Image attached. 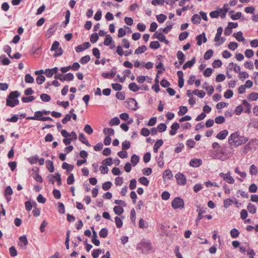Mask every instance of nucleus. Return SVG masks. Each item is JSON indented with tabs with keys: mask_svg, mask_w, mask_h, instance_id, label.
Here are the masks:
<instances>
[{
	"mask_svg": "<svg viewBox=\"0 0 258 258\" xmlns=\"http://www.w3.org/2000/svg\"><path fill=\"white\" fill-rule=\"evenodd\" d=\"M248 140V138L241 136L238 132H235L231 134L228 138V143L231 147L235 148L246 143Z\"/></svg>",
	"mask_w": 258,
	"mask_h": 258,
	"instance_id": "nucleus-1",
	"label": "nucleus"
},
{
	"mask_svg": "<svg viewBox=\"0 0 258 258\" xmlns=\"http://www.w3.org/2000/svg\"><path fill=\"white\" fill-rule=\"evenodd\" d=\"M20 96V93L18 91L11 92L7 96L6 99V105L11 107H14L19 104V101L18 98Z\"/></svg>",
	"mask_w": 258,
	"mask_h": 258,
	"instance_id": "nucleus-2",
	"label": "nucleus"
},
{
	"mask_svg": "<svg viewBox=\"0 0 258 258\" xmlns=\"http://www.w3.org/2000/svg\"><path fill=\"white\" fill-rule=\"evenodd\" d=\"M152 248L151 241L149 240L143 239L137 245V250H141L142 253H146L150 251Z\"/></svg>",
	"mask_w": 258,
	"mask_h": 258,
	"instance_id": "nucleus-3",
	"label": "nucleus"
},
{
	"mask_svg": "<svg viewBox=\"0 0 258 258\" xmlns=\"http://www.w3.org/2000/svg\"><path fill=\"white\" fill-rule=\"evenodd\" d=\"M258 145V141L256 139L251 140L246 145L242 148L240 152L242 154L245 155L248 151L255 149Z\"/></svg>",
	"mask_w": 258,
	"mask_h": 258,
	"instance_id": "nucleus-4",
	"label": "nucleus"
},
{
	"mask_svg": "<svg viewBox=\"0 0 258 258\" xmlns=\"http://www.w3.org/2000/svg\"><path fill=\"white\" fill-rule=\"evenodd\" d=\"M172 207L174 209L183 208L184 206L183 200L179 197L174 199L171 203Z\"/></svg>",
	"mask_w": 258,
	"mask_h": 258,
	"instance_id": "nucleus-5",
	"label": "nucleus"
},
{
	"mask_svg": "<svg viewBox=\"0 0 258 258\" xmlns=\"http://www.w3.org/2000/svg\"><path fill=\"white\" fill-rule=\"evenodd\" d=\"M220 177L223 178V179L228 183L233 184L235 180L230 175V172L228 171L227 173H220L219 174Z\"/></svg>",
	"mask_w": 258,
	"mask_h": 258,
	"instance_id": "nucleus-6",
	"label": "nucleus"
},
{
	"mask_svg": "<svg viewBox=\"0 0 258 258\" xmlns=\"http://www.w3.org/2000/svg\"><path fill=\"white\" fill-rule=\"evenodd\" d=\"M126 102L128 107L132 110L136 111L139 108L138 102L134 98H129Z\"/></svg>",
	"mask_w": 258,
	"mask_h": 258,
	"instance_id": "nucleus-7",
	"label": "nucleus"
},
{
	"mask_svg": "<svg viewBox=\"0 0 258 258\" xmlns=\"http://www.w3.org/2000/svg\"><path fill=\"white\" fill-rule=\"evenodd\" d=\"M175 177L178 184L184 185L186 184V178L182 173H178L176 174Z\"/></svg>",
	"mask_w": 258,
	"mask_h": 258,
	"instance_id": "nucleus-8",
	"label": "nucleus"
},
{
	"mask_svg": "<svg viewBox=\"0 0 258 258\" xmlns=\"http://www.w3.org/2000/svg\"><path fill=\"white\" fill-rule=\"evenodd\" d=\"M43 114L42 111H37L34 113V116H29L26 117L27 120H36L42 121V118H43Z\"/></svg>",
	"mask_w": 258,
	"mask_h": 258,
	"instance_id": "nucleus-9",
	"label": "nucleus"
},
{
	"mask_svg": "<svg viewBox=\"0 0 258 258\" xmlns=\"http://www.w3.org/2000/svg\"><path fill=\"white\" fill-rule=\"evenodd\" d=\"M202 164V160L200 159L194 158L189 162V165L193 167H198Z\"/></svg>",
	"mask_w": 258,
	"mask_h": 258,
	"instance_id": "nucleus-10",
	"label": "nucleus"
},
{
	"mask_svg": "<svg viewBox=\"0 0 258 258\" xmlns=\"http://www.w3.org/2000/svg\"><path fill=\"white\" fill-rule=\"evenodd\" d=\"M179 128V124L177 122L173 123L171 126V130L169 132V134L171 136H174L176 134V131Z\"/></svg>",
	"mask_w": 258,
	"mask_h": 258,
	"instance_id": "nucleus-11",
	"label": "nucleus"
},
{
	"mask_svg": "<svg viewBox=\"0 0 258 258\" xmlns=\"http://www.w3.org/2000/svg\"><path fill=\"white\" fill-rule=\"evenodd\" d=\"M228 135V131L227 130H224L220 132L216 136V138L219 140H224Z\"/></svg>",
	"mask_w": 258,
	"mask_h": 258,
	"instance_id": "nucleus-12",
	"label": "nucleus"
},
{
	"mask_svg": "<svg viewBox=\"0 0 258 258\" xmlns=\"http://www.w3.org/2000/svg\"><path fill=\"white\" fill-rule=\"evenodd\" d=\"M74 168V166L72 164H69L67 162H64L62 165V168L63 169H66V174H69L70 171L73 170Z\"/></svg>",
	"mask_w": 258,
	"mask_h": 258,
	"instance_id": "nucleus-13",
	"label": "nucleus"
},
{
	"mask_svg": "<svg viewBox=\"0 0 258 258\" xmlns=\"http://www.w3.org/2000/svg\"><path fill=\"white\" fill-rule=\"evenodd\" d=\"M176 56L177 59L179 60V63H180V64H183L185 61V57L183 53L181 51L179 50L177 52Z\"/></svg>",
	"mask_w": 258,
	"mask_h": 258,
	"instance_id": "nucleus-14",
	"label": "nucleus"
},
{
	"mask_svg": "<svg viewBox=\"0 0 258 258\" xmlns=\"http://www.w3.org/2000/svg\"><path fill=\"white\" fill-rule=\"evenodd\" d=\"M196 62V57H193L190 60L187 61L185 62L182 67L183 70L186 69L187 68H191Z\"/></svg>",
	"mask_w": 258,
	"mask_h": 258,
	"instance_id": "nucleus-15",
	"label": "nucleus"
},
{
	"mask_svg": "<svg viewBox=\"0 0 258 258\" xmlns=\"http://www.w3.org/2000/svg\"><path fill=\"white\" fill-rule=\"evenodd\" d=\"M163 141L162 139L157 140L153 147V151L155 153H157L159 148L163 145Z\"/></svg>",
	"mask_w": 258,
	"mask_h": 258,
	"instance_id": "nucleus-16",
	"label": "nucleus"
},
{
	"mask_svg": "<svg viewBox=\"0 0 258 258\" xmlns=\"http://www.w3.org/2000/svg\"><path fill=\"white\" fill-rule=\"evenodd\" d=\"M79 140L83 144H85L88 147H90L91 145L89 143L88 141L86 139L85 135L83 133H80L79 135Z\"/></svg>",
	"mask_w": 258,
	"mask_h": 258,
	"instance_id": "nucleus-17",
	"label": "nucleus"
},
{
	"mask_svg": "<svg viewBox=\"0 0 258 258\" xmlns=\"http://www.w3.org/2000/svg\"><path fill=\"white\" fill-rule=\"evenodd\" d=\"M0 62L3 65L7 66L10 63V60L6 57V55L3 54L0 56Z\"/></svg>",
	"mask_w": 258,
	"mask_h": 258,
	"instance_id": "nucleus-18",
	"label": "nucleus"
},
{
	"mask_svg": "<svg viewBox=\"0 0 258 258\" xmlns=\"http://www.w3.org/2000/svg\"><path fill=\"white\" fill-rule=\"evenodd\" d=\"M173 177L172 171L170 169L166 170L163 174V178L164 179H170Z\"/></svg>",
	"mask_w": 258,
	"mask_h": 258,
	"instance_id": "nucleus-19",
	"label": "nucleus"
},
{
	"mask_svg": "<svg viewBox=\"0 0 258 258\" xmlns=\"http://www.w3.org/2000/svg\"><path fill=\"white\" fill-rule=\"evenodd\" d=\"M128 88L131 91L134 92H137L140 89V87H138L135 82L130 83L128 85Z\"/></svg>",
	"mask_w": 258,
	"mask_h": 258,
	"instance_id": "nucleus-20",
	"label": "nucleus"
},
{
	"mask_svg": "<svg viewBox=\"0 0 258 258\" xmlns=\"http://www.w3.org/2000/svg\"><path fill=\"white\" fill-rule=\"evenodd\" d=\"M242 105L245 107V112L249 113L251 112V105L246 100L242 101Z\"/></svg>",
	"mask_w": 258,
	"mask_h": 258,
	"instance_id": "nucleus-21",
	"label": "nucleus"
},
{
	"mask_svg": "<svg viewBox=\"0 0 258 258\" xmlns=\"http://www.w3.org/2000/svg\"><path fill=\"white\" fill-rule=\"evenodd\" d=\"M233 36L239 42L242 41L244 40V38L243 36V34L241 31H239L237 33H234L233 34Z\"/></svg>",
	"mask_w": 258,
	"mask_h": 258,
	"instance_id": "nucleus-22",
	"label": "nucleus"
},
{
	"mask_svg": "<svg viewBox=\"0 0 258 258\" xmlns=\"http://www.w3.org/2000/svg\"><path fill=\"white\" fill-rule=\"evenodd\" d=\"M210 156L215 159L222 160V156L219 155L218 150L211 151Z\"/></svg>",
	"mask_w": 258,
	"mask_h": 258,
	"instance_id": "nucleus-23",
	"label": "nucleus"
},
{
	"mask_svg": "<svg viewBox=\"0 0 258 258\" xmlns=\"http://www.w3.org/2000/svg\"><path fill=\"white\" fill-rule=\"evenodd\" d=\"M191 21L194 24H199L200 23L201 18L198 14H194L191 17Z\"/></svg>",
	"mask_w": 258,
	"mask_h": 258,
	"instance_id": "nucleus-24",
	"label": "nucleus"
},
{
	"mask_svg": "<svg viewBox=\"0 0 258 258\" xmlns=\"http://www.w3.org/2000/svg\"><path fill=\"white\" fill-rule=\"evenodd\" d=\"M139 161V157L136 154H133L131 159V162L133 166H135Z\"/></svg>",
	"mask_w": 258,
	"mask_h": 258,
	"instance_id": "nucleus-25",
	"label": "nucleus"
},
{
	"mask_svg": "<svg viewBox=\"0 0 258 258\" xmlns=\"http://www.w3.org/2000/svg\"><path fill=\"white\" fill-rule=\"evenodd\" d=\"M192 93L201 98H204L206 95V93L204 91H200L198 89H195L194 90Z\"/></svg>",
	"mask_w": 258,
	"mask_h": 258,
	"instance_id": "nucleus-26",
	"label": "nucleus"
},
{
	"mask_svg": "<svg viewBox=\"0 0 258 258\" xmlns=\"http://www.w3.org/2000/svg\"><path fill=\"white\" fill-rule=\"evenodd\" d=\"M113 42V39L112 37L109 34L106 35V37L105 38L104 41V45L105 46L109 45Z\"/></svg>",
	"mask_w": 258,
	"mask_h": 258,
	"instance_id": "nucleus-27",
	"label": "nucleus"
},
{
	"mask_svg": "<svg viewBox=\"0 0 258 258\" xmlns=\"http://www.w3.org/2000/svg\"><path fill=\"white\" fill-rule=\"evenodd\" d=\"M247 209L248 212L252 214L256 213V209L255 206L251 203L248 204Z\"/></svg>",
	"mask_w": 258,
	"mask_h": 258,
	"instance_id": "nucleus-28",
	"label": "nucleus"
},
{
	"mask_svg": "<svg viewBox=\"0 0 258 258\" xmlns=\"http://www.w3.org/2000/svg\"><path fill=\"white\" fill-rule=\"evenodd\" d=\"M113 211L115 214L117 215H120L123 212V209L122 207L120 206H115L113 208Z\"/></svg>",
	"mask_w": 258,
	"mask_h": 258,
	"instance_id": "nucleus-29",
	"label": "nucleus"
},
{
	"mask_svg": "<svg viewBox=\"0 0 258 258\" xmlns=\"http://www.w3.org/2000/svg\"><path fill=\"white\" fill-rule=\"evenodd\" d=\"M147 49V48L145 45H142L136 49L135 53L137 54H142L144 53Z\"/></svg>",
	"mask_w": 258,
	"mask_h": 258,
	"instance_id": "nucleus-30",
	"label": "nucleus"
},
{
	"mask_svg": "<svg viewBox=\"0 0 258 258\" xmlns=\"http://www.w3.org/2000/svg\"><path fill=\"white\" fill-rule=\"evenodd\" d=\"M74 79V75L69 73L64 75V77H63V81H73Z\"/></svg>",
	"mask_w": 258,
	"mask_h": 258,
	"instance_id": "nucleus-31",
	"label": "nucleus"
},
{
	"mask_svg": "<svg viewBox=\"0 0 258 258\" xmlns=\"http://www.w3.org/2000/svg\"><path fill=\"white\" fill-rule=\"evenodd\" d=\"M249 173L251 175H255L258 173V170L257 167L254 165H251L249 167Z\"/></svg>",
	"mask_w": 258,
	"mask_h": 258,
	"instance_id": "nucleus-32",
	"label": "nucleus"
},
{
	"mask_svg": "<svg viewBox=\"0 0 258 258\" xmlns=\"http://www.w3.org/2000/svg\"><path fill=\"white\" fill-rule=\"evenodd\" d=\"M120 123V120L117 117H114L109 121V124L111 126L118 125Z\"/></svg>",
	"mask_w": 258,
	"mask_h": 258,
	"instance_id": "nucleus-33",
	"label": "nucleus"
},
{
	"mask_svg": "<svg viewBox=\"0 0 258 258\" xmlns=\"http://www.w3.org/2000/svg\"><path fill=\"white\" fill-rule=\"evenodd\" d=\"M213 51L212 49H209L207 50L204 54V58L206 60H208L211 58V57L213 55Z\"/></svg>",
	"mask_w": 258,
	"mask_h": 258,
	"instance_id": "nucleus-34",
	"label": "nucleus"
},
{
	"mask_svg": "<svg viewBox=\"0 0 258 258\" xmlns=\"http://www.w3.org/2000/svg\"><path fill=\"white\" fill-rule=\"evenodd\" d=\"M46 163L47 164V167L48 171L51 173L53 172L54 170L53 162L50 160H47Z\"/></svg>",
	"mask_w": 258,
	"mask_h": 258,
	"instance_id": "nucleus-35",
	"label": "nucleus"
},
{
	"mask_svg": "<svg viewBox=\"0 0 258 258\" xmlns=\"http://www.w3.org/2000/svg\"><path fill=\"white\" fill-rule=\"evenodd\" d=\"M160 47V44L158 41H152L150 44V47L152 49H157Z\"/></svg>",
	"mask_w": 258,
	"mask_h": 258,
	"instance_id": "nucleus-36",
	"label": "nucleus"
},
{
	"mask_svg": "<svg viewBox=\"0 0 258 258\" xmlns=\"http://www.w3.org/2000/svg\"><path fill=\"white\" fill-rule=\"evenodd\" d=\"M188 111L187 108L186 106H181L179 107V110L178 112V114L180 116H182L184 115Z\"/></svg>",
	"mask_w": 258,
	"mask_h": 258,
	"instance_id": "nucleus-37",
	"label": "nucleus"
},
{
	"mask_svg": "<svg viewBox=\"0 0 258 258\" xmlns=\"http://www.w3.org/2000/svg\"><path fill=\"white\" fill-rule=\"evenodd\" d=\"M157 20L159 23H163L167 19V16L165 15L161 14L156 16Z\"/></svg>",
	"mask_w": 258,
	"mask_h": 258,
	"instance_id": "nucleus-38",
	"label": "nucleus"
},
{
	"mask_svg": "<svg viewBox=\"0 0 258 258\" xmlns=\"http://www.w3.org/2000/svg\"><path fill=\"white\" fill-rule=\"evenodd\" d=\"M90 60V56L89 55H86L84 56H83L80 59V62L82 64H84L87 63L88 62H89Z\"/></svg>",
	"mask_w": 258,
	"mask_h": 258,
	"instance_id": "nucleus-39",
	"label": "nucleus"
},
{
	"mask_svg": "<svg viewBox=\"0 0 258 258\" xmlns=\"http://www.w3.org/2000/svg\"><path fill=\"white\" fill-rule=\"evenodd\" d=\"M35 99V97L33 96L28 97H23L22 98V101L24 103H28Z\"/></svg>",
	"mask_w": 258,
	"mask_h": 258,
	"instance_id": "nucleus-40",
	"label": "nucleus"
},
{
	"mask_svg": "<svg viewBox=\"0 0 258 258\" xmlns=\"http://www.w3.org/2000/svg\"><path fill=\"white\" fill-rule=\"evenodd\" d=\"M103 133L106 135L109 134L110 136H113L114 134V131L112 128H108V127L104 128L103 129Z\"/></svg>",
	"mask_w": 258,
	"mask_h": 258,
	"instance_id": "nucleus-41",
	"label": "nucleus"
},
{
	"mask_svg": "<svg viewBox=\"0 0 258 258\" xmlns=\"http://www.w3.org/2000/svg\"><path fill=\"white\" fill-rule=\"evenodd\" d=\"M122 149L123 151H125L131 147V143L128 141H124L122 143Z\"/></svg>",
	"mask_w": 258,
	"mask_h": 258,
	"instance_id": "nucleus-42",
	"label": "nucleus"
},
{
	"mask_svg": "<svg viewBox=\"0 0 258 258\" xmlns=\"http://www.w3.org/2000/svg\"><path fill=\"white\" fill-rule=\"evenodd\" d=\"M99 39V35L97 33H94L90 36V41L92 43H96Z\"/></svg>",
	"mask_w": 258,
	"mask_h": 258,
	"instance_id": "nucleus-43",
	"label": "nucleus"
},
{
	"mask_svg": "<svg viewBox=\"0 0 258 258\" xmlns=\"http://www.w3.org/2000/svg\"><path fill=\"white\" fill-rule=\"evenodd\" d=\"M169 227H161L160 229L159 230L160 234L162 236H168L169 234V231L167 228Z\"/></svg>",
	"mask_w": 258,
	"mask_h": 258,
	"instance_id": "nucleus-44",
	"label": "nucleus"
},
{
	"mask_svg": "<svg viewBox=\"0 0 258 258\" xmlns=\"http://www.w3.org/2000/svg\"><path fill=\"white\" fill-rule=\"evenodd\" d=\"M112 185V183L111 181H106L103 183L102 188L104 190H108L111 188Z\"/></svg>",
	"mask_w": 258,
	"mask_h": 258,
	"instance_id": "nucleus-45",
	"label": "nucleus"
},
{
	"mask_svg": "<svg viewBox=\"0 0 258 258\" xmlns=\"http://www.w3.org/2000/svg\"><path fill=\"white\" fill-rule=\"evenodd\" d=\"M139 182L146 186H148L149 184V180L147 179V177L143 176L139 178Z\"/></svg>",
	"mask_w": 258,
	"mask_h": 258,
	"instance_id": "nucleus-46",
	"label": "nucleus"
},
{
	"mask_svg": "<svg viewBox=\"0 0 258 258\" xmlns=\"http://www.w3.org/2000/svg\"><path fill=\"white\" fill-rule=\"evenodd\" d=\"M239 234V231L236 229V228H233L232 229L231 231H230V235H231V236L233 238H237L238 235Z\"/></svg>",
	"mask_w": 258,
	"mask_h": 258,
	"instance_id": "nucleus-47",
	"label": "nucleus"
},
{
	"mask_svg": "<svg viewBox=\"0 0 258 258\" xmlns=\"http://www.w3.org/2000/svg\"><path fill=\"white\" fill-rule=\"evenodd\" d=\"M25 81L27 83H32L34 80L32 76L29 74H27L25 76Z\"/></svg>",
	"mask_w": 258,
	"mask_h": 258,
	"instance_id": "nucleus-48",
	"label": "nucleus"
},
{
	"mask_svg": "<svg viewBox=\"0 0 258 258\" xmlns=\"http://www.w3.org/2000/svg\"><path fill=\"white\" fill-rule=\"evenodd\" d=\"M40 98L41 100L44 102H48L51 99L50 96L45 93L40 95Z\"/></svg>",
	"mask_w": 258,
	"mask_h": 258,
	"instance_id": "nucleus-49",
	"label": "nucleus"
},
{
	"mask_svg": "<svg viewBox=\"0 0 258 258\" xmlns=\"http://www.w3.org/2000/svg\"><path fill=\"white\" fill-rule=\"evenodd\" d=\"M248 99L256 101L258 99V93L253 92L250 93L247 97Z\"/></svg>",
	"mask_w": 258,
	"mask_h": 258,
	"instance_id": "nucleus-50",
	"label": "nucleus"
},
{
	"mask_svg": "<svg viewBox=\"0 0 258 258\" xmlns=\"http://www.w3.org/2000/svg\"><path fill=\"white\" fill-rule=\"evenodd\" d=\"M189 33L187 31H184L181 33L178 37V39L180 41H183L185 40L188 36Z\"/></svg>",
	"mask_w": 258,
	"mask_h": 258,
	"instance_id": "nucleus-51",
	"label": "nucleus"
},
{
	"mask_svg": "<svg viewBox=\"0 0 258 258\" xmlns=\"http://www.w3.org/2000/svg\"><path fill=\"white\" fill-rule=\"evenodd\" d=\"M99 234L101 237L105 238L108 235V230L105 228H103L100 231Z\"/></svg>",
	"mask_w": 258,
	"mask_h": 258,
	"instance_id": "nucleus-52",
	"label": "nucleus"
},
{
	"mask_svg": "<svg viewBox=\"0 0 258 258\" xmlns=\"http://www.w3.org/2000/svg\"><path fill=\"white\" fill-rule=\"evenodd\" d=\"M9 251L12 257H15L17 255V251L14 246H12L9 248Z\"/></svg>",
	"mask_w": 258,
	"mask_h": 258,
	"instance_id": "nucleus-53",
	"label": "nucleus"
},
{
	"mask_svg": "<svg viewBox=\"0 0 258 258\" xmlns=\"http://www.w3.org/2000/svg\"><path fill=\"white\" fill-rule=\"evenodd\" d=\"M238 43L235 42H231L229 43L228 47L232 50H235L238 47Z\"/></svg>",
	"mask_w": 258,
	"mask_h": 258,
	"instance_id": "nucleus-54",
	"label": "nucleus"
},
{
	"mask_svg": "<svg viewBox=\"0 0 258 258\" xmlns=\"http://www.w3.org/2000/svg\"><path fill=\"white\" fill-rule=\"evenodd\" d=\"M92 53L93 55L97 59H99L100 58V52L98 48H94L92 49Z\"/></svg>",
	"mask_w": 258,
	"mask_h": 258,
	"instance_id": "nucleus-55",
	"label": "nucleus"
},
{
	"mask_svg": "<svg viewBox=\"0 0 258 258\" xmlns=\"http://www.w3.org/2000/svg\"><path fill=\"white\" fill-rule=\"evenodd\" d=\"M116 97L120 100H123L125 99V95L124 92H117L116 93Z\"/></svg>",
	"mask_w": 258,
	"mask_h": 258,
	"instance_id": "nucleus-56",
	"label": "nucleus"
},
{
	"mask_svg": "<svg viewBox=\"0 0 258 258\" xmlns=\"http://www.w3.org/2000/svg\"><path fill=\"white\" fill-rule=\"evenodd\" d=\"M167 126L165 123H160L157 126V130L159 132H164L166 130Z\"/></svg>",
	"mask_w": 258,
	"mask_h": 258,
	"instance_id": "nucleus-57",
	"label": "nucleus"
},
{
	"mask_svg": "<svg viewBox=\"0 0 258 258\" xmlns=\"http://www.w3.org/2000/svg\"><path fill=\"white\" fill-rule=\"evenodd\" d=\"M102 252L100 249H94L92 253V255L93 258H98L100 254Z\"/></svg>",
	"mask_w": 258,
	"mask_h": 258,
	"instance_id": "nucleus-58",
	"label": "nucleus"
},
{
	"mask_svg": "<svg viewBox=\"0 0 258 258\" xmlns=\"http://www.w3.org/2000/svg\"><path fill=\"white\" fill-rule=\"evenodd\" d=\"M45 80V77L43 75H40L36 77V81L38 84H42Z\"/></svg>",
	"mask_w": 258,
	"mask_h": 258,
	"instance_id": "nucleus-59",
	"label": "nucleus"
},
{
	"mask_svg": "<svg viewBox=\"0 0 258 258\" xmlns=\"http://www.w3.org/2000/svg\"><path fill=\"white\" fill-rule=\"evenodd\" d=\"M215 122L217 124H222L225 122V119L223 116H219L215 119Z\"/></svg>",
	"mask_w": 258,
	"mask_h": 258,
	"instance_id": "nucleus-60",
	"label": "nucleus"
},
{
	"mask_svg": "<svg viewBox=\"0 0 258 258\" xmlns=\"http://www.w3.org/2000/svg\"><path fill=\"white\" fill-rule=\"evenodd\" d=\"M160 84L162 87H163L164 88H167L170 85V83H169V82L165 79H163L161 81Z\"/></svg>",
	"mask_w": 258,
	"mask_h": 258,
	"instance_id": "nucleus-61",
	"label": "nucleus"
},
{
	"mask_svg": "<svg viewBox=\"0 0 258 258\" xmlns=\"http://www.w3.org/2000/svg\"><path fill=\"white\" fill-rule=\"evenodd\" d=\"M84 130L88 135H91L93 132L92 128L89 124L86 125L84 127Z\"/></svg>",
	"mask_w": 258,
	"mask_h": 258,
	"instance_id": "nucleus-62",
	"label": "nucleus"
},
{
	"mask_svg": "<svg viewBox=\"0 0 258 258\" xmlns=\"http://www.w3.org/2000/svg\"><path fill=\"white\" fill-rule=\"evenodd\" d=\"M222 64V62L220 59L215 60L212 63V66L214 68H220L221 67Z\"/></svg>",
	"mask_w": 258,
	"mask_h": 258,
	"instance_id": "nucleus-63",
	"label": "nucleus"
},
{
	"mask_svg": "<svg viewBox=\"0 0 258 258\" xmlns=\"http://www.w3.org/2000/svg\"><path fill=\"white\" fill-rule=\"evenodd\" d=\"M111 87L115 91H120L122 89V87L120 84L118 83H112L111 84Z\"/></svg>",
	"mask_w": 258,
	"mask_h": 258,
	"instance_id": "nucleus-64",
	"label": "nucleus"
}]
</instances>
